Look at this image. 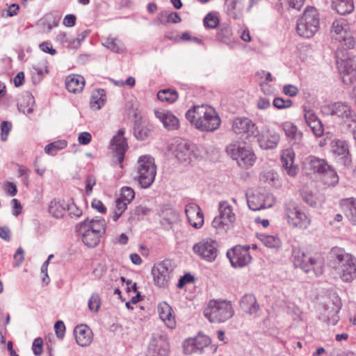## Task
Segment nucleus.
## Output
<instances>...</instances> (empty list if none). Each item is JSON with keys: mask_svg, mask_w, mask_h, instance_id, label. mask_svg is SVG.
Masks as SVG:
<instances>
[{"mask_svg": "<svg viewBox=\"0 0 356 356\" xmlns=\"http://www.w3.org/2000/svg\"><path fill=\"white\" fill-rule=\"evenodd\" d=\"M293 264L305 273L313 271L316 275L323 273V262L320 257L314 258L305 254L300 249L293 250Z\"/></svg>", "mask_w": 356, "mask_h": 356, "instance_id": "obj_10", "label": "nucleus"}, {"mask_svg": "<svg viewBox=\"0 0 356 356\" xmlns=\"http://www.w3.org/2000/svg\"><path fill=\"white\" fill-rule=\"evenodd\" d=\"M260 180L268 183L272 186H275L278 182V175L274 170L264 171L260 175Z\"/></svg>", "mask_w": 356, "mask_h": 356, "instance_id": "obj_48", "label": "nucleus"}, {"mask_svg": "<svg viewBox=\"0 0 356 356\" xmlns=\"http://www.w3.org/2000/svg\"><path fill=\"white\" fill-rule=\"evenodd\" d=\"M242 0H225V8L227 14L235 19L240 18L243 10Z\"/></svg>", "mask_w": 356, "mask_h": 356, "instance_id": "obj_37", "label": "nucleus"}, {"mask_svg": "<svg viewBox=\"0 0 356 356\" xmlns=\"http://www.w3.org/2000/svg\"><path fill=\"white\" fill-rule=\"evenodd\" d=\"M136 179L143 188H149L154 182L156 175L154 159L150 155H143L138 159Z\"/></svg>", "mask_w": 356, "mask_h": 356, "instance_id": "obj_7", "label": "nucleus"}, {"mask_svg": "<svg viewBox=\"0 0 356 356\" xmlns=\"http://www.w3.org/2000/svg\"><path fill=\"white\" fill-rule=\"evenodd\" d=\"M302 168L308 173L316 172L321 174L326 169H328V164L324 159L311 155L303 160Z\"/></svg>", "mask_w": 356, "mask_h": 356, "instance_id": "obj_26", "label": "nucleus"}, {"mask_svg": "<svg viewBox=\"0 0 356 356\" xmlns=\"http://www.w3.org/2000/svg\"><path fill=\"white\" fill-rule=\"evenodd\" d=\"M257 143L259 147L264 149H274L277 147L280 140V136L273 130H267L261 134H256Z\"/></svg>", "mask_w": 356, "mask_h": 356, "instance_id": "obj_25", "label": "nucleus"}, {"mask_svg": "<svg viewBox=\"0 0 356 356\" xmlns=\"http://www.w3.org/2000/svg\"><path fill=\"white\" fill-rule=\"evenodd\" d=\"M76 231L87 247L95 248L106 232V222L103 218H87L76 225Z\"/></svg>", "mask_w": 356, "mask_h": 356, "instance_id": "obj_3", "label": "nucleus"}, {"mask_svg": "<svg viewBox=\"0 0 356 356\" xmlns=\"http://www.w3.org/2000/svg\"><path fill=\"white\" fill-rule=\"evenodd\" d=\"M218 211L219 216L214 218L212 226L218 232H227L233 227L236 216L232 206L227 201L220 202Z\"/></svg>", "mask_w": 356, "mask_h": 356, "instance_id": "obj_9", "label": "nucleus"}, {"mask_svg": "<svg viewBox=\"0 0 356 356\" xmlns=\"http://www.w3.org/2000/svg\"><path fill=\"white\" fill-rule=\"evenodd\" d=\"M178 93L176 90L167 88L158 92L157 98L163 102L169 104H172L178 99Z\"/></svg>", "mask_w": 356, "mask_h": 356, "instance_id": "obj_44", "label": "nucleus"}, {"mask_svg": "<svg viewBox=\"0 0 356 356\" xmlns=\"http://www.w3.org/2000/svg\"><path fill=\"white\" fill-rule=\"evenodd\" d=\"M56 40L61 44H67V46L70 48L75 47L74 41H73V40L69 39L67 33L65 32L59 33L56 36Z\"/></svg>", "mask_w": 356, "mask_h": 356, "instance_id": "obj_59", "label": "nucleus"}, {"mask_svg": "<svg viewBox=\"0 0 356 356\" xmlns=\"http://www.w3.org/2000/svg\"><path fill=\"white\" fill-rule=\"evenodd\" d=\"M340 298L334 296L326 301L320 309L319 318L327 323L335 325L339 321L338 313L341 309Z\"/></svg>", "mask_w": 356, "mask_h": 356, "instance_id": "obj_15", "label": "nucleus"}, {"mask_svg": "<svg viewBox=\"0 0 356 356\" xmlns=\"http://www.w3.org/2000/svg\"><path fill=\"white\" fill-rule=\"evenodd\" d=\"M155 116L163 124V127L170 131L177 130L179 127V119L170 111L166 110L155 111Z\"/></svg>", "mask_w": 356, "mask_h": 356, "instance_id": "obj_28", "label": "nucleus"}, {"mask_svg": "<svg viewBox=\"0 0 356 356\" xmlns=\"http://www.w3.org/2000/svg\"><path fill=\"white\" fill-rule=\"evenodd\" d=\"M185 213L189 224L195 229H200L204 224V213L200 207L195 203L186 205Z\"/></svg>", "mask_w": 356, "mask_h": 356, "instance_id": "obj_23", "label": "nucleus"}, {"mask_svg": "<svg viewBox=\"0 0 356 356\" xmlns=\"http://www.w3.org/2000/svg\"><path fill=\"white\" fill-rule=\"evenodd\" d=\"M302 197L304 202L311 207H316L321 202L312 192L304 191L302 193Z\"/></svg>", "mask_w": 356, "mask_h": 356, "instance_id": "obj_56", "label": "nucleus"}, {"mask_svg": "<svg viewBox=\"0 0 356 356\" xmlns=\"http://www.w3.org/2000/svg\"><path fill=\"white\" fill-rule=\"evenodd\" d=\"M232 130L237 135L245 136L247 138L255 136L258 132L255 123L246 117H236L232 123Z\"/></svg>", "mask_w": 356, "mask_h": 356, "instance_id": "obj_19", "label": "nucleus"}, {"mask_svg": "<svg viewBox=\"0 0 356 356\" xmlns=\"http://www.w3.org/2000/svg\"><path fill=\"white\" fill-rule=\"evenodd\" d=\"M204 315L211 323H220L229 319L234 309L229 301L211 300L204 309Z\"/></svg>", "mask_w": 356, "mask_h": 356, "instance_id": "obj_5", "label": "nucleus"}, {"mask_svg": "<svg viewBox=\"0 0 356 356\" xmlns=\"http://www.w3.org/2000/svg\"><path fill=\"white\" fill-rule=\"evenodd\" d=\"M55 332L58 338L63 339L65 336V326L63 321H58L54 325Z\"/></svg>", "mask_w": 356, "mask_h": 356, "instance_id": "obj_64", "label": "nucleus"}, {"mask_svg": "<svg viewBox=\"0 0 356 356\" xmlns=\"http://www.w3.org/2000/svg\"><path fill=\"white\" fill-rule=\"evenodd\" d=\"M282 129L289 139L298 143L302 138V133L297 127L291 122H285L282 124Z\"/></svg>", "mask_w": 356, "mask_h": 356, "instance_id": "obj_36", "label": "nucleus"}, {"mask_svg": "<svg viewBox=\"0 0 356 356\" xmlns=\"http://www.w3.org/2000/svg\"><path fill=\"white\" fill-rule=\"evenodd\" d=\"M154 284L159 287L165 288L172 276V268L169 260L155 264L152 268Z\"/></svg>", "mask_w": 356, "mask_h": 356, "instance_id": "obj_14", "label": "nucleus"}, {"mask_svg": "<svg viewBox=\"0 0 356 356\" xmlns=\"http://www.w3.org/2000/svg\"><path fill=\"white\" fill-rule=\"evenodd\" d=\"M176 157L183 163H190L194 159L203 156L204 150L193 144L181 143L176 149Z\"/></svg>", "mask_w": 356, "mask_h": 356, "instance_id": "obj_17", "label": "nucleus"}, {"mask_svg": "<svg viewBox=\"0 0 356 356\" xmlns=\"http://www.w3.org/2000/svg\"><path fill=\"white\" fill-rule=\"evenodd\" d=\"M150 212V209L142 205H139L136 207L131 211V218L139 220L143 219L144 216L149 215Z\"/></svg>", "mask_w": 356, "mask_h": 356, "instance_id": "obj_51", "label": "nucleus"}, {"mask_svg": "<svg viewBox=\"0 0 356 356\" xmlns=\"http://www.w3.org/2000/svg\"><path fill=\"white\" fill-rule=\"evenodd\" d=\"M227 152L243 168H249L254 165L256 156L252 149L245 146L230 145L226 148Z\"/></svg>", "mask_w": 356, "mask_h": 356, "instance_id": "obj_13", "label": "nucleus"}, {"mask_svg": "<svg viewBox=\"0 0 356 356\" xmlns=\"http://www.w3.org/2000/svg\"><path fill=\"white\" fill-rule=\"evenodd\" d=\"M332 6L339 15H341L351 13L354 9L352 0L332 1Z\"/></svg>", "mask_w": 356, "mask_h": 356, "instance_id": "obj_40", "label": "nucleus"}, {"mask_svg": "<svg viewBox=\"0 0 356 356\" xmlns=\"http://www.w3.org/2000/svg\"><path fill=\"white\" fill-rule=\"evenodd\" d=\"M192 126L200 131L213 132L218 129L221 120L211 106L202 104L193 106L185 114Z\"/></svg>", "mask_w": 356, "mask_h": 356, "instance_id": "obj_1", "label": "nucleus"}, {"mask_svg": "<svg viewBox=\"0 0 356 356\" xmlns=\"http://www.w3.org/2000/svg\"><path fill=\"white\" fill-rule=\"evenodd\" d=\"M66 209H67L71 218H79L82 215V210L78 208L74 202L67 204Z\"/></svg>", "mask_w": 356, "mask_h": 356, "instance_id": "obj_61", "label": "nucleus"}, {"mask_svg": "<svg viewBox=\"0 0 356 356\" xmlns=\"http://www.w3.org/2000/svg\"><path fill=\"white\" fill-rule=\"evenodd\" d=\"M84 84V78L78 74L69 75L65 79V87L70 92L77 93L81 92Z\"/></svg>", "mask_w": 356, "mask_h": 356, "instance_id": "obj_33", "label": "nucleus"}, {"mask_svg": "<svg viewBox=\"0 0 356 356\" xmlns=\"http://www.w3.org/2000/svg\"><path fill=\"white\" fill-rule=\"evenodd\" d=\"M322 175L323 181L328 186H335L339 181V177L336 171L328 165V169H326Z\"/></svg>", "mask_w": 356, "mask_h": 356, "instance_id": "obj_45", "label": "nucleus"}, {"mask_svg": "<svg viewBox=\"0 0 356 356\" xmlns=\"http://www.w3.org/2000/svg\"><path fill=\"white\" fill-rule=\"evenodd\" d=\"M305 120L307 124H312V122L319 120L316 113L311 109H305Z\"/></svg>", "mask_w": 356, "mask_h": 356, "instance_id": "obj_63", "label": "nucleus"}, {"mask_svg": "<svg viewBox=\"0 0 356 356\" xmlns=\"http://www.w3.org/2000/svg\"><path fill=\"white\" fill-rule=\"evenodd\" d=\"M34 98L30 94L24 95L18 104V109L26 115L33 113L34 110Z\"/></svg>", "mask_w": 356, "mask_h": 356, "instance_id": "obj_42", "label": "nucleus"}, {"mask_svg": "<svg viewBox=\"0 0 356 356\" xmlns=\"http://www.w3.org/2000/svg\"><path fill=\"white\" fill-rule=\"evenodd\" d=\"M135 197L134 191L129 186H124L121 189L120 199L129 204Z\"/></svg>", "mask_w": 356, "mask_h": 356, "instance_id": "obj_54", "label": "nucleus"}, {"mask_svg": "<svg viewBox=\"0 0 356 356\" xmlns=\"http://www.w3.org/2000/svg\"><path fill=\"white\" fill-rule=\"evenodd\" d=\"M124 129H120L118 134L113 136L111 142V147L115 156L118 157L120 163H122L124 159V154L127 149L128 145L127 139L124 136Z\"/></svg>", "mask_w": 356, "mask_h": 356, "instance_id": "obj_22", "label": "nucleus"}, {"mask_svg": "<svg viewBox=\"0 0 356 356\" xmlns=\"http://www.w3.org/2000/svg\"><path fill=\"white\" fill-rule=\"evenodd\" d=\"M321 111L325 115H337L350 127L356 128V113L346 102H337L323 104L321 107Z\"/></svg>", "mask_w": 356, "mask_h": 356, "instance_id": "obj_8", "label": "nucleus"}, {"mask_svg": "<svg viewBox=\"0 0 356 356\" xmlns=\"http://www.w3.org/2000/svg\"><path fill=\"white\" fill-rule=\"evenodd\" d=\"M169 351V344L163 336L153 337L149 342L147 354L149 356H166Z\"/></svg>", "mask_w": 356, "mask_h": 356, "instance_id": "obj_24", "label": "nucleus"}, {"mask_svg": "<svg viewBox=\"0 0 356 356\" xmlns=\"http://www.w3.org/2000/svg\"><path fill=\"white\" fill-rule=\"evenodd\" d=\"M341 205L352 224L356 225V200L353 197L343 199Z\"/></svg>", "mask_w": 356, "mask_h": 356, "instance_id": "obj_34", "label": "nucleus"}, {"mask_svg": "<svg viewBox=\"0 0 356 356\" xmlns=\"http://www.w3.org/2000/svg\"><path fill=\"white\" fill-rule=\"evenodd\" d=\"M101 305V299L98 293H92L88 300V308L91 312H97Z\"/></svg>", "mask_w": 356, "mask_h": 356, "instance_id": "obj_55", "label": "nucleus"}, {"mask_svg": "<svg viewBox=\"0 0 356 356\" xmlns=\"http://www.w3.org/2000/svg\"><path fill=\"white\" fill-rule=\"evenodd\" d=\"M161 222L163 225H172L176 223L179 220L178 213L172 208L165 207L160 212Z\"/></svg>", "mask_w": 356, "mask_h": 356, "instance_id": "obj_41", "label": "nucleus"}, {"mask_svg": "<svg viewBox=\"0 0 356 356\" xmlns=\"http://www.w3.org/2000/svg\"><path fill=\"white\" fill-rule=\"evenodd\" d=\"M320 28V15L318 10L312 6H308L298 18L296 30L299 35L309 38L313 37Z\"/></svg>", "mask_w": 356, "mask_h": 356, "instance_id": "obj_4", "label": "nucleus"}, {"mask_svg": "<svg viewBox=\"0 0 356 356\" xmlns=\"http://www.w3.org/2000/svg\"><path fill=\"white\" fill-rule=\"evenodd\" d=\"M106 92L104 89H97L92 92L90 105L92 109L95 111L99 110L106 102Z\"/></svg>", "mask_w": 356, "mask_h": 356, "instance_id": "obj_38", "label": "nucleus"}, {"mask_svg": "<svg viewBox=\"0 0 356 356\" xmlns=\"http://www.w3.org/2000/svg\"><path fill=\"white\" fill-rule=\"evenodd\" d=\"M66 146L67 141L65 140H60L47 145L44 148V151L48 154L54 155L56 154L58 150L62 149Z\"/></svg>", "mask_w": 356, "mask_h": 356, "instance_id": "obj_49", "label": "nucleus"}, {"mask_svg": "<svg viewBox=\"0 0 356 356\" xmlns=\"http://www.w3.org/2000/svg\"><path fill=\"white\" fill-rule=\"evenodd\" d=\"M247 202L251 210L259 211L271 207L275 204V198L270 193L254 191L247 196Z\"/></svg>", "mask_w": 356, "mask_h": 356, "instance_id": "obj_18", "label": "nucleus"}, {"mask_svg": "<svg viewBox=\"0 0 356 356\" xmlns=\"http://www.w3.org/2000/svg\"><path fill=\"white\" fill-rule=\"evenodd\" d=\"M273 104L277 109H284L292 106V101L289 99H284L281 97H276L274 99Z\"/></svg>", "mask_w": 356, "mask_h": 356, "instance_id": "obj_57", "label": "nucleus"}, {"mask_svg": "<svg viewBox=\"0 0 356 356\" xmlns=\"http://www.w3.org/2000/svg\"><path fill=\"white\" fill-rule=\"evenodd\" d=\"M159 19L162 24L179 23L181 20L180 16L177 13L169 11L161 12Z\"/></svg>", "mask_w": 356, "mask_h": 356, "instance_id": "obj_47", "label": "nucleus"}, {"mask_svg": "<svg viewBox=\"0 0 356 356\" xmlns=\"http://www.w3.org/2000/svg\"><path fill=\"white\" fill-rule=\"evenodd\" d=\"M242 310L250 315L256 314L259 309V305L256 297L252 294L244 295L240 302Z\"/></svg>", "mask_w": 356, "mask_h": 356, "instance_id": "obj_32", "label": "nucleus"}, {"mask_svg": "<svg viewBox=\"0 0 356 356\" xmlns=\"http://www.w3.org/2000/svg\"><path fill=\"white\" fill-rule=\"evenodd\" d=\"M211 343L210 339L205 335H198L195 338L184 341L183 348L186 354L202 353L204 348Z\"/></svg>", "mask_w": 356, "mask_h": 356, "instance_id": "obj_21", "label": "nucleus"}, {"mask_svg": "<svg viewBox=\"0 0 356 356\" xmlns=\"http://www.w3.org/2000/svg\"><path fill=\"white\" fill-rule=\"evenodd\" d=\"M43 340L41 337L34 339L32 345V350L35 355L39 356L42 353Z\"/></svg>", "mask_w": 356, "mask_h": 356, "instance_id": "obj_62", "label": "nucleus"}, {"mask_svg": "<svg viewBox=\"0 0 356 356\" xmlns=\"http://www.w3.org/2000/svg\"><path fill=\"white\" fill-rule=\"evenodd\" d=\"M332 265L340 278L350 282L356 278V258L344 250L334 248L331 251Z\"/></svg>", "mask_w": 356, "mask_h": 356, "instance_id": "obj_2", "label": "nucleus"}, {"mask_svg": "<svg viewBox=\"0 0 356 356\" xmlns=\"http://www.w3.org/2000/svg\"><path fill=\"white\" fill-rule=\"evenodd\" d=\"M193 250L202 260L213 262L218 254V244L216 241L207 238L195 243Z\"/></svg>", "mask_w": 356, "mask_h": 356, "instance_id": "obj_12", "label": "nucleus"}, {"mask_svg": "<svg viewBox=\"0 0 356 356\" xmlns=\"http://www.w3.org/2000/svg\"><path fill=\"white\" fill-rule=\"evenodd\" d=\"M294 152L291 149H285L281 156L282 165L291 177L296 176L298 172V166L294 165Z\"/></svg>", "mask_w": 356, "mask_h": 356, "instance_id": "obj_31", "label": "nucleus"}, {"mask_svg": "<svg viewBox=\"0 0 356 356\" xmlns=\"http://www.w3.org/2000/svg\"><path fill=\"white\" fill-rule=\"evenodd\" d=\"M284 215L288 225L300 230L307 229L312 218L296 202L290 201L284 206Z\"/></svg>", "mask_w": 356, "mask_h": 356, "instance_id": "obj_6", "label": "nucleus"}, {"mask_svg": "<svg viewBox=\"0 0 356 356\" xmlns=\"http://www.w3.org/2000/svg\"><path fill=\"white\" fill-rule=\"evenodd\" d=\"M103 45L113 52H122L124 49L123 44L117 38H108L105 40Z\"/></svg>", "mask_w": 356, "mask_h": 356, "instance_id": "obj_46", "label": "nucleus"}, {"mask_svg": "<svg viewBox=\"0 0 356 356\" xmlns=\"http://www.w3.org/2000/svg\"><path fill=\"white\" fill-rule=\"evenodd\" d=\"M74 334L76 342L82 347L89 346L93 339V333L91 329L86 325L81 324L75 327Z\"/></svg>", "mask_w": 356, "mask_h": 356, "instance_id": "obj_27", "label": "nucleus"}, {"mask_svg": "<svg viewBox=\"0 0 356 356\" xmlns=\"http://www.w3.org/2000/svg\"><path fill=\"white\" fill-rule=\"evenodd\" d=\"M339 70L345 84L349 85L356 81V62L352 59L337 60Z\"/></svg>", "mask_w": 356, "mask_h": 356, "instance_id": "obj_20", "label": "nucleus"}, {"mask_svg": "<svg viewBox=\"0 0 356 356\" xmlns=\"http://www.w3.org/2000/svg\"><path fill=\"white\" fill-rule=\"evenodd\" d=\"M308 126L310 127L311 130L312 131L313 134L316 137H320L323 135L324 131L323 125L320 120H318L312 124H308Z\"/></svg>", "mask_w": 356, "mask_h": 356, "instance_id": "obj_58", "label": "nucleus"}, {"mask_svg": "<svg viewBox=\"0 0 356 356\" xmlns=\"http://www.w3.org/2000/svg\"><path fill=\"white\" fill-rule=\"evenodd\" d=\"M129 204L126 202L118 198L115 202V209L113 219L114 221H117L118 218L122 216L124 211L127 209Z\"/></svg>", "mask_w": 356, "mask_h": 356, "instance_id": "obj_52", "label": "nucleus"}, {"mask_svg": "<svg viewBox=\"0 0 356 356\" xmlns=\"http://www.w3.org/2000/svg\"><path fill=\"white\" fill-rule=\"evenodd\" d=\"M150 133V130L146 125L143 124L141 119L135 120L134 127V135L139 140H144L146 139Z\"/></svg>", "mask_w": 356, "mask_h": 356, "instance_id": "obj_43", "label": "nucleus"}, {"mask_svg": "<svg viewBox=\"0 0 356 356\" xmlns=\"http://www.w3.org/2000/svg\"><path fill=\"white\" fill-rule=\"evenodd\" d=\"M232 35V29L228 26H222L216 34L217 39L223 42L228 44L231 41Z\"/></svg>", "mask_w": 356, "mask_h": 356, "instance_id": "obj_50", "label": "nucleus"}, {"mask_svg": "<svg viewBox=\"0 0 356 356\" xmlns=\"http://www.w3.org/2000/svg\"><path fill=\"white\" fill-rule=\"evenodd\" d=\"M249 246L236 245L227 252L232 266L234 268H243L252 261Z\"/></svg>", "mask_w": 356, "mask_h": 356, "instance_id": "obj_16", "label": "nucleus"}, {"mask_svg": "<svg viewBox=\"0 0 356 356\" xmlns=\"http://www.w3.org/2000/svg\"><path fill=\"white\" fill-rule=\"evenodd\" d=\"M330 34L333 40L339 42L348 49L353 48L355 44L356 41L350 31L348 23L343 18L333 22Z\"/></svg>", "mask_w": 356, "mask_h": 356, "instance_id": "obj_11", "label": "nucleus"}, {"mask_svg": "<svg viewBox=\"0 0 356 356\" xmlns=\"http://www.w3.org/2000/svg\"><path fill=\"white\" fill-rule=\"evenodd\" d=\"M332 152L339 156H341L343 164L345 165H350L351 163V159L349 153V148L348 143L345 140L339 139H334L331 143Z\"/></svg>", "mask_w": 356, "mask_h": 356, "instance_id": "obj_30", "label": "nucleus"}, {"mask_svg": "<svg viewBox=\"0 0 356 356\" xmlns=\"http://www.w3.org/2000/svg\"><path fill=\"white\" fill-rule=\"evenodd\" d=\"M67 204L63 200L54 199L49 202V213L54 218H61L65 213Z\"/></svg>", "mask_w": 356, "mask_h": 356, "instance_id": "obj_35", "label": "nucleus"}, {"mask_svg": "<svg viewBox=\"0 0 356 356\" xmlns=\"http://www.w3.org/2000/svg\"><path fill=\"white\" fill-rule=\"evenodd\" d=\"M257 237L268 248L277 250L281 247L282 242L277 235H268L261 233L257 234Z\"/></svg>", "mask_w": 356, "mask_h": 356, "instance_id": "obj_39", "label": "nucleus"}, {"mask_svg": "<svg viewBox=\"0 0 356 356\" xmlns=\"http://www.w3.org/2000/svg\"><path fill=\"white\" fill-rule=\"evenodd\" d=\"M12 124L8 121H3L1 124V138L3 141H6L8 136L11 130Z\"/></svg>", "mask_w": 356, "mask_h": 356, "instance_id": "obj_60", "label": "nucleus"}, {"mask_svg": "<svg viewBox=\"0 0 356 356\" xmlns=\"http://www.w3.org/2000/svg\"><path fill=\"white\" fill-rule=\"evenodd\" d=\"M219 24V19L216 14L208 13L204 19V26L207 29H215Z\"/></svg>", "mask_w": 356, "mask_h": 356, "instance_id": "obj_53", "label": "nucleus"}, {"mask_svg": "<svg viewBox=\"0 0 356 356\" xmlns=\"http://www.w3.org/2000/svg\"><path fill=\"white\" fill-rule=\"evenodd\" d=\"M158 313L161 320L170 329L175 328L176 325L175 317L170 305L166 302H160L157 307Z\"/></svg>", "mask_w": 356, "mask_h": 356, "instance_id": "obj_29", "label": "nucleus"}]
</instances>
